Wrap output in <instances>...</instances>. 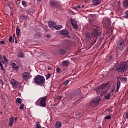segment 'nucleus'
<instances>
[{"mask_svg": "<svg viewBox=\"0 0 128 128\" xmlns=\"http://www.w3.org/2000/svg\"><path fill=\"white\" fill-rule=\"evenodd\" d=\"M110 82H108L106 84H102V85L98 86L97 88L96 89V92H97V94H100V92H102V94L106 95V92H108V90L104 91V90L106 86H110Z\"/></svg>", "mask_w": 128, "mask_h": 128, "instance_id": "1", "label": "nucleus"}, {"mask_svg": "<svg viewBox=\"0 0 128 128\" xmlns=\"http://www.w3.org/2000/svg\"><path fill=\"white\" fill-rule=\"evenodd\" d=\"M47 98L48 96H46L42 98H40L37 101L36 104H37V106H42V108H46V106Z\"/></svg>", "mask_w": 128, "mask_h": 128, "instance_id": "2", "label": "nucleus"}, {"mask_svg": "<svg viewBox=\"0 0 128 128\" xmlns=\"http://www.w3.org/2000/svg\"><path fill=\"white\" fill-rule=\"evenodd\" d=\"M34 82L38 86H42V84H44L46 82V79L42 76H38L34 78Z\"/></svg>", "mask_w": 128, "mask_h": 128, "instance_id": "3", "label": "nucleus"}, {"mask_svg": "<svg viewBox=\"0 0 128 128\" xmlns=\"http://www.w3.org/2000/svg\"><path fill=\"white\" fill-rule=\"evenodd\" d=\"M10 83L14 90H18V88H22V84L18 82L14 79H12Z\"/></svg>", "mask_w": 128, "mask_h": 128, "instance_id": "4", "label": "nucleus"}, {"mask_svg": "<svg viewBox=\"0 0 128 128\" xmlns=\"http://www.w3.org/2000/svg\"><path fill=\"white\" fill-rule=\"evenodd\" d=\"M50 4L54 8H57L58 10H62V6L60 2L56 0H52L50 2Z\"/></svg>", "mask_w": 128, "mask_h": 128, "instance_id": "5", "label": "nucleus"}, {"mask_svg": "<svg viewBox=\"0 0 128 128\" xmlns=\"http://www.w3.org/2000/svg\"><path fill=\"white\" fill-rule=\"evenodd\" d=\"M118 68L120 72H126L128 68V64L126 63L122 62L118 66Z\"/></svg>", "mask_w": 128, "mask_h": 128, "instance_id": "6", "label": "nucleus"}, {"mask_svg": "<svg viewBox=\"0 0 128 128\" xmlns=\"http://www.w3.org/2000/svg\"><path fill=\"white\" fill-rule=\"evenodd\" d=\"M30 73L25 72L22 74V78L23 82H28L30 80Z\"/></svg>", "mask_w": 128, "mask_h": 128, "instance_id": "7", "label": "nucleus"}, {"mask_svg": "<svg viewBox=\"0 0 128 128\" xmlns=\"http://www.w3.org/2000/svg\"><path fill=\"white\" fill-rule=\"evenodd\" d=\"M102 100V99L100 98V97L98 96L97 98L93 100H92L91 104L94 105L93 106H98V104H100V102Z\"/></svg>", "mask_w": 128, "mask_h": 128, "instance_id": "8", "label": "nucleus"}, {"mask_svg": "<svg viewBox=\"0 0 128 128\" xmlns=\"http://www.w3.org/2000/svg\"><path fill=\"white\" fill-rule=\"evenodd\" d=\"M70 22L72 24V26H73L74 28H75V30H78V22L74 19H72V18L70 19Z\"/></svg>", "mask_w": 128, "mask_h": 128, "instance_id": "9", "label": "nucleus"}, {"mask_svg": "<svg viewBox=\"0 0 128 128\" xmlns=\"http://www.w3.org/2000/svg\"><path fill=\"white\" fill-rule=\"evenodd\" d=\"M102 28H100L96 26H94L92 28L93 32H100V30H102Z\"/></svg>", "mask_w": 128, "mask_h": 128, "instance_id": "10", "label": "nucleus"}, {"mask_svg": "<svg viewBox=\"0 0 128 128\" xmlns=\"http://www.w3.org/2000/svg\"><path fill=\"white\" fill-rule=\"evenodd\" d=\"M117 44H118L120 50H124V42H118L117 43Z\"/></svg>", "mask_w": 128, "mask_h": 128, "instance_id": "11", "label": "nucleus"}, {"mask_svg": "<svg viewBox=\"0 0 128 128\" xmlns=\"http://www.w3.org/2000/svg\"><path fill=\"white\" fill-rule=\"evenodd\" d=\"M14 122V117H11L9 120V126H11V128H12Z\"/></svg>", "mask_w": 128, "mask_h": 128, "instance_id": "12", "label": "nucleus"}, {"mask_svg": "<svg viewBox=\"0 0 128 128\" xmlns=\"http://www.w3.org/2000/svg\"><path fill=\"white\" fill-rule=\"evenodd\" d=\"M48 24L50 28H54L56 26V24L52 21L48 22Z\"/></svg>", "mask_w": 128, "mask_h": 128, "instance_id": "13", "label": "nucleus"}, {"mask_svg": "<svg viewBox=\"0 0 128 128\" xmlns=\"http://www.w3.org/2000/svg\"><path fill=\"white\" fill-rule=\"evenodd\" d=\"M11 66L13 70H20V68H18V66H16V64L14 62H12L11 63Z\"/></svg>", "mask_w": 128, "mask_h": 128, "instance_id": "14", "label": "nucleus"}, {"mask_svg": "<svg viewBox=\"0 0 128 128\" xmlns=\"http://www.w3.org/2000/svg\"><path fill=\"white\" fill-rule=\"evenodd\" d=\"M62 126V122L60 121H58L56 124V128H60Z\"/></svg>", "mask_w": 128, "mask_h": 128, "instance_id": "15", "label": "nucleus"}, {"mask_svg": "<svg viewBox=\"0 0 128 128\" xmlns=\"http://www.w3.org/2000/svg\"><path fill=\"white\" fill-rule=\"evenodd\" d=\"M62 66H68V62L64 61L62 62Z\"/></svg>", "mask_w": 128, "mask_h": 128, "instance_id": "16", "label": "nucleus"}, {"mask_svg": "<svg viewBox=\"0 0 128 128\" xmlns=\"http://www.w3.org/2000/svg\"><path fill=\"white\" fill-rule=\"evenodd\" d=\"M120 82L118 81L117 82V88H116V92L120 90Z\"/></svg>", "mask_w": 128, "mask_h": 128, "instance_id": "17", "label": "nucleus"}, {"mask_svg": "<svg viewBox=\"0 0 128 128\" xmlns=\"http://www.w3.org/2000/svg\"><path fill=\"white\" fill-rule=\"evenodd\" d=\"M16 102H17V104H22V100L20 98H18L16 100Z\"/></svg>", "mask_w": 128, "mask_h": 128, "instance_id": "18", "label": "nucleus"}, {"mask_svg": "<svg viewBox=\"0 0 128 128\" xmlns=\"http://www.w3.org/2000/svg\"><path fill=\"white\" fill-rule=\"evenodd\" d=\"M54 28H55V30H62V26H56V25Z\"/></svg>", "mask_w": 128, "mask_h": 128, "instance_id": "19", "label": "nucleus"}, {"mask_svg": "<svg viewBox=\"0 0 128 128\" xmlns=\"http://www.w3.org/2000/svg\"><path fill=\"white\" fill-rule=\"evenodd\" d=\"M111 96H112V94L110 92L108 93V94H106L105 96L106 100H110V98Z\"/></svg>", "mask_w": 128, "mask_h": 128, "instance_id": "20", "label": "nucleus"}, {"mask_svg": "<svg viewBox=\"0 0 128 128\" xmlns=\"http://www.w3.org/2000/svg\"><path fill=\"white\" fill-rule=\"evenodd\" d=\"M124 8H128V0H125L124 2Z\"/></svg>", "mask_w": 128, "mask_h": 128, "instance_id": "21", "label": "nucleus"}, {"mask_svg": "<svg viewBox=\"0 0 128 128\" xmlns=\"http://www.w3.org/2000/svg\"><path fill=\"white\" fill-rule=\"evenodd\" d=\"M105 24L106 26H110V20L106 18L105 20Z\"/></svg>", "mask_w": 128, "mask_h": 128, "instance_id": "22", "label": "nucleus"}, {"mask_svg": "<svg viewBox=\"0 0 128 128\" xmlns=\"http://www.w3.org/2000/svg\"><path fill=\"white\" fill-rule=\"evenodd\" d=\"M122 82H124V84H126V82H128V78H120Z\"/></svg>", "mask_w": 128, "mask_h": 128, "instance_id": "23", "label": "nucleus"}, {"mask_svg": "<svg viewBox=\"0 0 128 128\" xmlns=\"http://www.w3.org/2000/svg\"><path fill=\"white\" fill-rule=\"evenodd\" d=\"M22 4L24 8H28V2H26L22 1Z\"/></svg>", "mask_w": 128, "mask_h": 128, "instance_id": "24", "label": "nucleus"}, {"mask_svg": "<svg viewBox=\"0 0 128 128\" xmlns=\"http://www.w3.org/2000/svg\"><path fill=\"white\" fill-rule=\"evenodd\" d=\"M59 52L60 54L64 55V54H66V50H60Z\"/></svg>", "mask_w": 128, "mask_h": 128, "instance_id": "25", "label": "nucleus"}, {"mask_svg": "<svg viewBox=\"0 0 128 128\" xmlns=\"http://www.w3.org/2000/svg\"><path fill=\"white\" fill-rule=\"evenodd\" d=\"M18 58H24V54L22 52H20L18 55Z\"/></svg>", "mask_w": 128, "mask_h": 128, "instance_id": "26", "label": "nucleus"}, {"mask_svg": "<svg viewBox=\"0 0 128 128\" xmlns=\"http://www.w3.org/2000/svg\"><path fill=\"white\" fill-rule=\"evenodd\" d=\"M28 14H34V10L32 9H28Z\"/></svg>", "mask_w": 128, "mask_h": 128, "instance_id": "27", "label": "nucleus"}, {"mask_svg": "<svg viewBox=\"0 0 128 128\" xmlns=\"http://www.w3.org/2000/svg\"><path fill=\"white\" fill-rule=\"evenodd\" d=\"M20 110H24V104H21L20 106Z\"/></svg>", "mask_w": 128, "mask_h": 128, "instance_id": "28", "label": "nucleus"}, {"mask_svg": "<svg viewBox=\"0 0 128 128\" xmlns=\"http://www.w3.org/2000/svg\"><path fill=\"white\" fill-rule=\"evenodd\" d=\"M0 66L2 70H4V66L2 65V62H0Z\"/></svg>", "mask_w": 128, "mask_h": 128, "instance_id": "29", "label": "nucleus"}, {"mask_svg": "<svg viewBox=\"0 0 128 128\" xmlns=\"http://www.w3.org/2000/svg\"><path fill=\"white\" fill-rule=\"evenodd\" d=\"M3 59L5 62H8V59H6V56H3Z\"/></svg>", "mask_w": 128, "mask_h": 128, "instance_id": "30", "label": "nucleus"}, {"mask_svg": "<svg viewBox=\"0 0 128 128\" xmlns=\"http://www.w3.org/2000/svg\"><path fill=\"white\" fill-rule=\"evenodd\" d=\"M50 76H52V75L50 74H48L46 76V80H48V78H50Z\"/></svg>", "mask_w": 128, "mask_h": 128, "instance_id": "31", "label": "nucleus"}, {"mask_svg": "<svg viewBox=\"0 0 128 128\" xmlns=\"http://www.w3.org/2000/svg\"><path fill=\"white\" fill-rule=\"evenodd\" d=\"M68 84H70V81L67 80V81H66V82L64 83V86H68Z\"/></svg>", "mask_w": 128, "mask_h": 128, "instance_id": "32", "label": "nucleus"}, {"mask_svg": "<svg viewBox=\"0 0 128 128\" xmlns=\"http://www.w3.org/2000/svg\"><path fill=\"white\" fill-rule=\"evenodd\" d=\"M105 119L106 120H112V116H106L105 118Z\"/></svg>", "mask_w": 128, "mask_h": 128, "instance_id": "33", "label": "nucleus"}, {"mask_svg": "<svg viewBox=\"0 0 128 128\" xmlns=\"http://www.w3.org/2000/svg\"><path fill=\"white\" fill-rule=\"evenodd\" d=\"M16 32H20V29L18 26L16 28Z\"/></svg>", "mask_w": 128, "mask_h": 128, "instance_id": "34", "label": "nucleus"}, {"mask_svg": "<svg viewBox=\"0 0 128 128\" xmlns=\"http://www.w3.org/2000/svg\"><path fill=\"white\" fill-rule=\"evenodd\" d=\"M12 40H13L12 36H11L10 38L9 42H12Z\"/></svg>", "mask_w": 128, "mask_h": 128, "instance_id": "35", "label": "nucleus"}, {"mask_svg": "<svg viewBox=\"0 0 128 128\" xmlns=\"http://www.w3.org/2000/svg\"><path fill=\"white\" fill-rule=\"evenodd\" d=\"M60 70H61L60 68H56V72H58V74L60 72Z\"/></svg>", "mask_w": 128, "mask_h": 128, "instance_id": "36", "label": "nucleus"}, {"mask_svg": "<svg viewBox=\"0 0 128 128\" xmlns=\"http://www.w3.org/2000/svg\"><path fill=\"white\" fill-rule=\"evenodd\" d=\"M59 32H68V31L64 30L62 31H60Z\"/></svg>", "mask_w": 128, "mask_h": 128, "instance_id": "37", "label": "nucleus"}, {"mask_svg": "<svg viewBox=\"0 0 128 128\" xmlns=\"http://www.w3.org/2000/svg\"><path fill=\"white\" fill-rule=\"evenodd\" d=\"M61 34H62L63 36H68V32H62V33H60Z\"/></svg>", "mask_w": 128, "mask_h": 128, "instance_id": "38", "label": "nucleus"}, {"mask_svg": "<svg viewBox=\"0 0 128 128\" xmlns=\"http://www.w3.org/2000/svg\"><path fill=\"white\" fill-rule=\"evenodd\" d=\"M100 4V2H95V4H94V6H98V4Z\"/></svg>", "mask_w": 128, "mask_h": 128, "instance_id": "39", "label": "nucleus"}, {"mask_svg": "<svg viewBox=\"0 0 128 128\" xmlns=\"http://www.w3.org/2000/svg\"><path fill=\"white\" fill-rule=\"evenodd\" d=\"M0 60H2V64H4L5 61H4V60H2V56L0 57Z\"/></svg>", "mask_w": 128, "mask_h": 128, "instance_id": "40", "label": "nucleus"}, {"mask_svg": "<svg viewBox=\"0 0 128 128\" xmlns=\"http://www.w3.org/2000/svg\"><path fill=\"white\" fill-rule=\"evenodd\" d=\"M126 18L128 19V12L125 13Z\"/></svg>", "mask_w": 128, "mask_h": 128, "instance_id": "41", "label": "nucleus"}, {"mask_svg": "<svg viewBox=\"0 0 128 128\" xmlns=\"http://www.w3.org/2000/svg\"><path fill=\"white\" fill-rule=\"evenodd\" d=\"M36 128H42L40 124L36 125Z\"/></svg>", "mask_w": 128, "mask_h": 128, "instance_id": "42", "label": "nucleus"}, {"mask_svg": "<svg viewBox=\"0 0 128 128\" xmlns=\"http://www.w3.org/2000/svg\"><path fill=\"white\" fill-rule=\"evenodd\" d=\"M0 42L1 44H6L4 41H1Z\"/></svg>", "mask_w": 128, "mask_h": 128, "instance_id": "43", "label": "nucleus"}, {"mask_svg": "<svg viewBox=\"0 0 128 128\" xmlns=\"http://www.w3.org/2000/svg\"><path fill=\"white\" fill-rule=\"evenodd\" d=\"M74 10H76V12H78V8H76V7H74Z\"/></svg>", "mask_w": 128, "mask_h": 128, "instance_id": "44", "label": "nucleus"}, {"mask_svg": "<svg viewBox=\"0 0 128 128\" xmlns=\"http://www.w3.org/2000/svg\"><path fill=\"white\" fill-rule=\"evenodd\" d=\"M62 96H60L58 98V100H62Z\"/></svg>", "mask_w": 128, "mask_h": 128, "instance_id": "45", "label": "nucleus"}, {"mask_svg": "<svg viewBox=\"0 0 128 128\" xmlns=\"http://www.w3.org/2000/svg\"><path fill=\"white\" fill-rule=\"evenodd\" d=\"M52 36H50V35H47V38H50Z\"/></svg>", "mask_w": 128, "mask_h": 128, "instance_id": "46", "label": "nucleus"}, {"mask_svg": "<svg viewBox=\"0 0 128 128\" xmlns=\"http://www.w3.org/2000/svg\"><path fill=\"white\" fill-rule=\"evenodd\" d=\"M93 2H100V0H93Z\"/></svg>", "mask_w": 128, "mask_h": 128, "instance_id": "47", "label": "nucleus"}, {"mask_svg": "<svg viewBox=\"0 0 128 128\" xmlns=\"http://www.w3.org/2000/svg\"><path fill=\"white\" fill-rule=\"evenodd\" d=\"M14 120H16V121L18 120V118H16Z\"/></svg>", "mask_w": 128, "mask_h": 128, "instance_id": "48", "label": "nucleus"}, {"mask_svg": "<svg viewBox=\"0 0 128 128\" xmlns=\"http://www.w3.org/2000/svg\"><path fill=\"white\" fill-rule=\"evenodd\" d=\"M77 8H80V6H77Z\"/></svg>", "mask_w": 128, "mask_h": 128, "instance_id": "49", "label": "nucleus"}, {"mask_svg": "<svg viewBox=\"0 0 128 128\" xmlns=\"http://www.w3.org/2000/svg\"><path fill=\"white\" fill-rule=\"evenodd\" d=\"M17 36H18L20 34V32H16Z\"/></svg>", "mask_w": 128, "mask_h": 128, "instance_id": "50", "label": "nucleus"}, {"mask_svg": "<svg viewBox=\"0 0 128 128\" xmlns=\"http://www.w3.org/2000/svg\"><path fill=\"white\" fill-rule=\"evenodd\" d=\"M48 70H51L52 69L50 68H48Z\"/></svg>", "mask_w": 128, "mask_h": 128, "instance_id": "51", "label": "nucleus"}, {"mask_svg": "<svg viewBox=\"0 0 128 128\" xmlns=\"http://www.w3.org/2000/svg\"><path fill=\"white\" fill-rule=\"evenodd\" d=\"M38 2H42V0H37Z\"/></svg>", "mask_w": 128, "mask_h": 128, "instance_id": "52", "label": "nucleus"}, {"mask_svg": "<svg viewBox=\"0 0 128 128\" xmlns=\"http://www.w3.org/2000/svg\"><path fill=\"white\" fill-rule=\"evenodd\" d=\"M82 8H84V6H82Z\"/></svg>", "mask_w": 128, "mask_h": 128, "instance_id": "53", "label": "nucleus"}, {"mask_svg": "<svg viewBox=\"0 0 128 128\" xmlns=\"http://www.w3.org/2000/svg\"><path fill=\"white\" fill-rule=\"evenodd\" d=\"M20 67H21V68H23V67H22V66H21Z\"/></svg>", "mask_w": 128, "mask_h": 128, "instance_id": "54", "label": "nucleus"}, {"mask_svg": "<svg viewBox=\"0 0 128 128\" xmlns=\"http://www.w3.org/2000/svg\"><path fill=\"white\" fill-rule=\"evenodd\" d=\"M114 91L112 92V94H114Z\"/></svg>", "mask_w": 128, "mask_h": 128, "instance_id": "55", "label": "nucleus"}, {"mask_svg": "<svg viewBox=\"0 0 128 128\" xmlns=\"http://www.w3.org/2000/svg\"><path fill=\"white\" fill-rule=\"evenodd\" d=\"M69 38H70V36H69V37H68Z\"/></svg>", "mask_w": 128, "mask_h": 128, "instance_id": "56", "label": "nucleus"}, {"mask_svg": "<svg viewBox=\"0 0 128 128\" xmlns=\"http://www.w3.org/2000/svg\"><path fill=\"white\" fill-rule=\"evenodd\" d=\"M46 28H48V27H47V26H46Z\"/></svg>", "mask_w": 128, "mask_h": 128, "instance_id": "57", "label": "nucleus"}, {"mask_svg": "<svg viewBox=\"0 0 128 128\" xmlns=\"http://www.w3.org/2000/svg\"><path fill=\"white\" fill-rule=\"evenodd\" d=\"M46 32H48V30H46Z\"/></svg>", "mask_w": 128, "mask_h": 128, "instance_id": "58", "label": "nucleus"}, {"mask_svg": "<svg viewBox=\"0 0 128 128\" xmlns=\"http://www.w3.org/2000/svg\"><path fill=\"white\" fill-rule=\"evenodd\" d=\"M6 2V0H5Z\"/></svg>", "mask_w": 128, "mask_h": 128, "instance_id": "59", "label": "nucleus"}, {"mask_svg": "<svg viewBox=\"0 0 128 128\" xmlns=\"http://www.w3.org/2000/svg\"><path fill=\"white\" fill-rule=\"evenodd\" d=\"M100 128H102V127H100Z\"/></svg>", "mask_w": 128, "mask_h": 128, "instance_id": "60", "label": "nucleus"}]
</instances>
